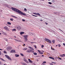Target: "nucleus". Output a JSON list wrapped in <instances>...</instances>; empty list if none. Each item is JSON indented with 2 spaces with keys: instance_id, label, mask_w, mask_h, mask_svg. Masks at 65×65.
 Returning a JSON list of instances; mask_svg holds the SVG:
<instances>
[{
  "instance_id": "f257e3e1",
  "label": "nucleus",
  "mask_w": 65,
  "mask_h": 65,
  "mask_svg": "<svg viewBox=\"0 0 65 65\" xmlns=\"http://www.w3.org/2000/svg\"><path fill=\"white\" fill-rule=\"evenodd\" d=\"M11 9L12 10H13V11H16V12L18 13H19V14H20V15H21V14H22L23 15H26V14L23 13V12H22L21 11L15 8L12 7Z\"/></svg>"
},
{
  "instance_id": "f03ea898",
  "label": "nucleus",
  "mask_w": 65,
  "mask_h": 65,
  "mask_svg": "<svg viewBox=\"0 0 65 65\" xmlns=\"http://www.w3.org/2000/svg\"><path fill=\"white\" fill-rule=\"evenodd\" d=\"M6 49L7 50V51H11L12 49V47L9 46L7 47Z\"/></svg>"
},
{
  "instance_id": "7ed1b4c3",
  "label": "nucleus",
  "mask_w": 65,
  "mask_h": 65,
  "mask_svg": "<svg viewBox=\"0 0 65 65\" xmlns=\"http://www.w3.org/2000/svg\"><path fill=\"white\" fill-rule=\"evenodd\" d=\"M15 27L18 30L20 31L21 29V27L20 26H16Z\"/></svg>"
},
{
  "instance_id": "20e7f679",
  "label": "nucleus",
  "mask_w": 65,
  "mask_h": 65,
  "mask_svg": "<svg viewBox=\"0 0 65 65\" xmlns=\"http://www.w3.org/2000/svg\"><path fill=\"white\" fill-rule=\"evenodd\" d=\"M45 40L48 42H49L50 43H51V42H52L50 40H49L48 39H45Z\"/></svg>"
},
{
  "instance_id": "39448f33",
  "label": "nucleus",
  "mask_w": 65,
  "mask_h": 65,
  "mask_svg": "<svg viewBox=\"0 0 65 65\" xmlns=\"http://www.w3.org/2000/svg\"><path fill=\"white\" fill-rule=\"evenodd\" d=\"M5 57L8 59H9V60H11V58H10L9 57V56H8L7 55H5Z\"/></svg>"
},
{
  "instance_id": "423d86ee",
  "label": "nucleus",
  "mask_w": 65,
  "mask_h": 65,
  "mask_svg": "<svg viewBox=\"0 0 65 65\" xmlns=\"http://www.w3.org/2000/svg\"><path fill=\"white\" fill-rule=\"evenodd\" d=\"M4 28L6 30H7V31H9V29H8V28L6 26L4 27Z\"/></svg>"
},
{
  "instance_id": "0eeeda50",
  "label": "nucleus",
  "mask_w": 65,
  "mask_h": 65,
  "mask_svg": "<svg viewBox=\"0 0 65 65\" xmlns=\"http://www.w3.org/2000/svg\"><path fill=\"white\" fill-rule=\"evenodd\" d=\"M10 53H15V51L14 50H12L10 52Z\"/></svg>"
},
{
  "instance_id": "6e6552de",
  "label": "nucleus",
  "mask_w": 65,
  "mask_h": 65,
  "mask_svg": "<svg viewBox=\"0 0 65 65\" xmlns=\"http://www.w3.org/2000/svg\"><path fill=\"white\" fill-rule=\"evenodd\" d=\"M23 60L24 61H25V62H26V63H28V61L27 60H26L25 58Z\"/></svg>"
},
{
  "instance_id": "1a4fd4ad",
  "label": "nucleus",
  "mask_w": 65,
  "mask_h": 65,
  "mask_svg": "<svg viewBox=\"0 0 65 65\" xmlns=\"http://www.w3.org/2000/svg\"><path fill=\"white\" fill-rule=\"evenodd\" d=\"M32 52V50L28 49L27 51V53H30V52Z\"/></svg>"
},
{
  "instance_id": "9d476101",
  "label": "nucleus",
  "mask_w": 65,
  "mask_h": 65,
  "mask_svg": "<svg viewBox=\"0 0 65 65\" xmlns=\"http://www.w3.org/2000/svg\"><path fill=\"white\" fill-rule=\"evenodd\" d=\"M0 59L1 60H2V61H4V62H6V61H5V60H4L3 59H2L1 58H0Z\"/></svg>"
},
{
  "instance_id": "9b49d317",
  "label": "nucleus",
  "mask_w": 65,
  "mask_h": 65,
  "mask_svg": "<svg viewBox=\"0 0 65 65\" xmlns=\"http://www.w3.org/2000/svg\"><path fill=\"white\" fill-rule=\"evenodd\" d=\"M24 38H27V37H28V36L27 35L24 36Z\"/></svg>"
},
{
  "instance_id": "f8f14e48",
  "label": "nucleus",
  "mask_w": 65,
  "mask_h": 65,
  "mask_svg": "<svg viewBox=\"0 0 65 65\" xmlns=\"http://www.w3.org/2000/svg\"><path fill=\"white\" fill-rule=\"evenodd\" d=\"M27 40H28L27 38L26 39L24 38V42H27Z\"/></svg>"
},
{
  "instance_id": "ddd939ff",
  "label": "nucleus",
  "mask_w": 65,
  "mask_h": 65,
  "mask_svg": "<svg viewBox=\"0 0 65 65\" xmlns=\"http://www.w3.org/2000/svg\"><path fill=\"white\" fill-rule=\"evenodd\" d=\"M21 64H22L23 65H26V63H24L23 62H21Z\"/></svg>"
},
{
  "instance_id": "4468645a",
  "label": "nucleus",
  "mask_w": 65,
  "mask_h": 65,
  "mask_svg": "<svg viewBox=\"0 0 65 65\" xmlns=\"http://www.w3.org/2000/svg\"><path fill=\"white\" fill-rule=\"evenodd\" d=\"M24 51H26V50H27V48H24L22 49Z\"/></svg>"
},
{
  "instance_id": "2eb2a0df",
  "label": "nucleus",
  "mask_w": 65,
  "mask_h": 65,
  "mask_svg": "<svg viewBox=\"0 0 65 65\" xmlns=\"http://www.w3.org/2000/svg\"><path fill=\"white\" fill-rule=\"evenodd\" d=\"M54 14H56L57 15V13H59V12H54Z\"/></svg>"
},
{
  "instance_id": "dca6fc26",
  "label": "nucleus",
  "mask_w": 65,
  "mask_h": 65,
  "mask_svg": "<svg viewBox=\"0 0 65 65\" xmlns=\"http://www.w3.org/2000/svg\"><path fill=\"white\" fill-rule=\"evenodd\" d=\"M15 56L16 57H19V55L15 54Z\"/></svg>"
},
{
  "instance_id": "f3484780",
  "label": "nucleus",
  "mask_w": 65,
  "mask_h": 65,
  "mask_svg": "<svg viewBox=\"0 0 65 65\" xmlns=\"http://www.w3.org/2000/svg\"><path fill=\"white\" fill-rule=\"evenodd\" d=\"M24 34V32H21L20 33V34L21 35H22V34Z\"/></svg>"
},
{
  "instance_id": "a211bd4d",
  "label": "nucleus",
  "mask_w": 65,
  "mask_h": 65,
  "mask_svg": "<svg viewBox=\"0 0 65 65\" xmlns=\"http://www.w3.org/2000/svg\"><path fill=\"white\" fill-rule=\"evenodd\" d=\"M12 17H13V18H15L16 19H17V17L15 16L12 15Z\"/></svg>"
},
{
  "instance_id": "6ab92c4d",
  "label": "nucleus",
  "mask_w": 65,
  "mask_h": 65,
  "mask_svg": "<svg viewBox=\"0 0 65 65\" xmlns=\"http://www.w3.org/2000/svg\"><path fill=\"white\" fill-rule=\"evenodd\" d=\"M52 42H53V43H55V41L54 40H52Z\"/></svg>"
},
{
  "instance_id": "aec40b11",
  "label": "nucleus",
  "mask_w": 65,
  "mask_h": 65,
  "mask_svg": "<svg viewBox=\"0 0 65 65\" xmlns=\"http://www.w3.org/2000/svg\"><path fill=\"white\" fill-rule=\"evenodd\" d=\"M65 57V54H63L62 55V57Z\"/></svg>"
},
{
  "instance_id": "412c9836",
  "label": "nucleus",
  "mask_w": 65,
  "mask_h": 65,
  "mask_svg": "<svg viewBox=\"0 0 65 65\" xmlns=\"http://www.w3.org/2000/svg\"><path fill=\"white\" fill-rule=\"evenodd\" d=\"M37 15H39V16H40V14L39 13H37Z\"/></svg>"
},
{
  "instance_id": "4be33fe9",
  "label": "nucleus",
  "mask_w": 65,
  "mask_h": 65,
  "mask_svg": "<svg viewBox=\"0 0 65 65\" xmlns=\"http://www.w3.org/2000/svg\"><path fill=\"white\" fill-rule=\"evenodd\" d=\"M7 24L8 25H11V23L10 22H8Z\"/></svg>"
},
{
  "instance_id": "5701e85b",
  "label": "nucleus",
  "mask_w": 65,
  "mask_h": 65,
  "mask_svg": "<svg viewBox=\"0 0 65 65\" xmlns=\"http://www.w3.org/2000/svg\"><path fill=\"white\" fill-rule=\"evenodd\" d=\"M51 50H53V51L55 50V49H54V48H52V46L51 47Z\"/></svg>"
},
{
  "instance_id": "b1692460",
  "label": "nucleus",
  "mask_w": 65,
  "mask_h": 65,
  "mask_svg": "<svg viewBox=\"0 0 65 65\" xmlns=\"http://www.w3.org/2000/svg\"><path fill=\"white\" fill-rule=\"evenodd\" d=\"M27 9H26V8H24V11H27Z\"/></svg>"
},
{
  "instance_id": "393cba45",
  "label": "nucleus",
  "mask_w": 65,
  "mask_h": 65,
  "mask_svg": "<svg viewBox=\"0 0 65 65\" xmlns=\"http://www.w3.org/2000/svg\"><path fill=\"white\" fill-rule=\"evenodd\" d=\"M46 63V62L45 61H44L43 62L42 64H44V63Z\"/></svg>"
},
{
  "instance_id": "a878e982",
  "label": "nucleus",
  "mask_w": 65,
  "mask_h": 65,
  "mask_svg": "<svg viewBox=\"0 0 65 65\" xmlns=\"http://www.w3.org/2000/svg\"><path fill=\"white\" fill-rule=\"evenodd\" d=\"M4 40H6V41H8V40H7V39L5 38H4Z\"/></svg>"
},
{
  "instance_id": "bb28decb",
  "label": "nucleus",
  "mask_w": 65,
  "mask_h": 65,
  "mask_svg": "<svg viewBox=\"0 0 65 65\" xmlns=\"http://www.w3.org/2000/svg\"><path fill=\"white\" fill-rule=\"evenodd\" d=\"M12 31H16V29H12Z\"/></svg>"
},
{
  "instance_id": "cd10ccee",
  "label": "nucleus",
  "mask_w": 65,
  "mask_h": 65,
  "mask_svg": "<svg viewBox=\"0 0 65 65\" xmlns=\"http://www.w3.org/2000/svg\"><path fill=\"white\" fill-rule=\"evenodd\" d=\"M29 62H30V63H33V61L31 60L29 61Z\"/></svg>"
},
{
  "instance_id": "c85d7f7f",
  "label": "nucleus",
  "mask_w": 65,
  "mask_h": 65,
  "mask_svg": "<svg viewBox=\"0 0 65 65\" xmlns=\"http://www.w3.org/2000/svg\"><path fill=\"white\" fill-rule=\"evenodd\" d=\"M20 54L21 55V56H24V55H23V54L20 53Z\"/></svg>"
},
{
  "instance_id": "c756f323",
  "label": "nucleus",
  "mask_w": 65,
  "mask_h": 65,
  "mask_svg": "<svg viewBox=\"0 0 65 65\" xmlns=\"http://www.w3.org/2000/svg\"><path fill=\"white\" fill-rule=\"evenodd\" d=\"M34 54L35 55H37V53L35 52V53H34Z\"/></svg>"
},
{
  "instance_id": "7c9ffc66",
  "label": "nucleus",
  "mask_w": 65,
  "mask_h": 65,
  "mask_svg": "<svg viewBox=\"0 0 65 65\" xmlns=\"http://www.w3.org/2000/svg\"><path fill=\"white\" fill-rule=\"evenodd\" d=\"M10 21H13V19H10Z\"/></svg>"
},
{
  "instance_id": "2f4dec72",
  "label": "nucleus",
  "mask_w": 65,
  "mask_h": 65,
  "mask_svg": "<svg viewBox=\"0 0 65 65\" xmlns=\"http://www.w3.org/2000/svg\"><path fill=\"white\" fill-rule=\"evenodd\" d=\"M28 48H30V49H31V48H32V47H31L30 46H29L28 47Z\"/></svg>"
},
{
  "instance_id": "473e14b6",
  "label": "nucleus",
  "mask_w": 65,
  "mask_h": 65,
  "mask_svg": "<svg viewBox=\"0 0 65 65\" xmlns=\"http://www.w3.org/2000/svg\"><path fill=\"white\" fill-rule=\"evenodd\" d=\"M58 46L59 47H60V46H61V45L60 44H58Z\"/></svg>"
},
{
  "instance_id": "72a5a7b5",
  "label": "nucleus",
  "mask_w": 65,
  "mask_h": 65,
  "mask_svg": "<svg viewBox=\"0 0 65 65\" xmlns=\"http://www.w3.org/2000/svg\"><path fill=\"white\" fill-rule=\"evenodd\" d=\"M39 54H43V53L41 52H40L39 53Z\"/></svg>"
},
{
  "instance_id": "f704fd0d",
  "label": "nucleus",
  "mask_w": 65,
  "mask_h": 65,
  "mask_svg": "<svg viewBox=\"0 0 65 65\" xmlns=\"http://www.w3.org/2000/svg\"><path fill=\"white\" fill-rule=\"evenodd\" d=\"M34 48H31V49L32 50V51H34Z\"/></svg>"
},
{
  "instance_id": "c9c22d12",
  "label": "nucleus",
  "mask_w": 65,
  "mask_h": 65,
  "mask_svg": "<svg viewBox=\"0 0 65 65\" xmlns=\"http://www.w3.org/2000/svg\"><path fill=\"white\" fill-rule=\"evenodd\" d=\"M33 13L34 14H35L36 15H37V13Z\"/></svg>"
},
{
  "instance_id": "e433bc0d",
  "label": "nucleus",
  "mask_w": 65,
  "mask_h": 65,
  "mask_svg": "<svg viewBox=\"0 0 65 65\" xmlns=\"http://www.w3.org/2000/svg\"><path fill=\"white\" fill-rule=\"evenodd\" d=\"M4 54H6L7 53L5 51H4Z\"/></svg>"
},
{
  "instance_id": "4c0bfd02",
  "label": "nucleus",
  "mask_w": 65,
  "mask_h": 65,
  "mask_svg": "<svg viewBox=\"0 0 65 65\" xmlns=\"http://www.w3.org/2000/svg\"><path fill=\"white\" fill-rule=\"evenodd\" d=\"M48 3V4H52V3L50 2H49Z\"/></svg>"
},
{
  "instance_id": "58836bf2",
  "label": "nucleus",
  "mask_w": 65,
  "mask_h": 65,
  "mask_svg": "<svg viewBox=\"0 0 65 65\" xmlns=\"http://www.w3.org/2000/svg\"><path fill=\"white\" fill-rule=\"evenodd\" d=\"M22 21H23V22H25V20L24 19H22Z\"/></svg>"
},
{
  "instance_id": "ea45409f",
  "label": "nucleus",
  "mask_w": 65,
  "mask_h": 65,
  "mask_svg": "<svg viewBox=\"0 0 65 65\" xmlns=\"http://www.w3.org/2000/svg\"><path fill=\"white\" fill-rule=\"evenodd\" d=\"M52 63H54V64H56V62H52Z\"/></svg>"
},
{
  "instance_id": "a19ab883",
  "label": "nucleus",
  "mask_w": 65,
  "mask_h": 65,
  "mask_svg": "<svg viewBox=\"0 0 65 65\" xmlns=\"http://www.w3.org/2000/svg\"><path fill=\"white\" fill-rule=\"evenodd\" d=\"M31 34H32L33 35H34V34L32 33H31Z\"/></svg>"
},
{
  "instance_id": "79ce46f5",
  "label": "nucleus",
  "mask_w": 65,
  "mask_h": 65,
  "mask_svg": "<svg viewBox=\"0 0 65 65\" xmlns=\"http://www.w3.org/2000/svg\"><path fill=\"white\" fill-rule=\"evenodd\" d=\"M53 57H49V58H50V59H52Z\"/></svg>"
},
{
  "instance_id": "37998d69",
  "label": "nucleus",
  "mask_w": 65,
  "mask_h": 65,
  "mask_svg": "<svg viewBox=\"0 0 65 65\" xmlns=\"http://www.w3.org/2000/svg\"><path fill=\"white\" fill-rule=\"evenodd\" d=\"M59 30H60V31H62V32H63V31H62V30H61L60 29H59Z\"/></svg>"
},
{
  "instance_id": "c03bdc74",
  "label": "nucleus",
  "mask_w": 65,
  "mask_h": 65,
  "mask_svg": "<svg viewBox=\"0 0 65 65\" xmlns=\"http://www.w3.org/2000/svg\"><path fill=\"white\" fill-rule=\"evenodd\" d=\"M25 44H23V46H25Z\"/></svg>"
},
{
  "instance_id": "a18cd8bd",
  "label": "nucleus",
  "mask_w": 65,
  "mask_h": 65,
  "mask_svg": "<svg viewBox=\"0 0 65 65\" xmlns=\"http://www.w3.org/2000/svg\"><path fill=\"white\" fill-rule=\"evenodd\" d=\"M38 52H39V53H40V52H41V51L39 50H38Z\"/></svg>"
},
{
  "instance_id": "49530a36",
  "label": "nucleus",
  "mask_w": 65,
  "mask_h": 65,
  "mask_svg": "<svg viewBox=\"0 0 65 65\" xmlns=\"http://www.w3.org/2000/svg\"><path fill=\"white\" fill-rule=\"evenodd\" d=\"M2 64V62H1V61H0V65H1Z\"/></svg>"
},
{
  "instance_id": "de8ad7c7",
  "label": "nucleus",
  "mask_w": 65,
  "mask_h": 65,
  "mask_svg": "<svg viewBox=\"0 0 65 65\" xmlns=\"http://www.w3.org/2000/svg\"><path fill=\"white\" fill-rule=\"evenodd\" d=\"M63 45H64V46H65V43H63Z\"/></svg>"
},
{
  "instance_id": "09e8293b",
  "label": "nucleus",
  "mask_w": 65,
  "mask_h": 65,
  "mask_svg": "<svg viewBox=\"0 0 65 65\" xmlns=\"http://www.w3.org/2000/svg\"><path fill=\"white\" fill-rule=\"evenodd\" d=\"M58 59H59V60H62V59L61 58H58Z\"/></svg>"
},
{
  "instance_id": "8fccbe9b",
  "label": "nucleus",
  "mask_w": 65,
  "mask_h": 65,
  "mask_svg": "<svg viewBox=\"0 0 65 65\" xmlns=\"http://www.w3.org/2000/svg\"><path fill=\"white\" fill-rule=\"evenodd\" d=\"M43 47H44V45H42V48Z\"/></svg>"
},
{
  "instance_id": "3c124183",
  "label": "nucleus",
  "mask_w": 65,
  "mask_h": 65,
  "mask_svg": "<svg viewBox=\"0 0 65 65\" xmlns=\"http://www.w3.org/2000/svg\"><path fill=\"white\" fill-rule=\"evenodd\" d=\"M52 59L53 60H54L55 59V58H54L52 57Z\"/></svg>"
},
{
  "instance_id": "603ef678",
  "label": "nucleus",
  "mask_w": 65,
  "mask_h": 65,
  "mask_svg": "<svg viewBox=\"0 0 65 65\" xmlns=\"http://www.w3.org/2000/svg\"><path fill=\"white\" fill-rule=\"evenodd\" d=\"M60 56L61 57H62V55H60Z\"/></svg>"
},
{
  "instance_id": "864d4df0",
  "label": "nucleus",
  "mask_w": 65,
  "mask_h": 65,
  "mask_svg": "<svg viewBox=\"0 0 65 65\" xmlns=\"http://www.w3.org/2000/svg\"><path fill=\"white\" fill-rule=\"evenodd\" d=\"M45 23L46 24V25H47L48 23H46V22H45Z\"/></svg>"
},
{
  "instance_id": "5fc2aeb1",
  "label": "nucleus",
  "mask_w": 65,
  "mask_h": 65,
  "mask_svg": "<svg viewBox=\"0 0 65 65\" xmlns=\"http://www.w3.org/2000/svg\"><path fill=\"white\" fill-rule=\"evenodd\" d=\"M14 40H15L16 41H17L18 40L17 39H14Z\"/></svg>"
},
{
  "instance_id": "6e6d98bb",
  "label": "nucleus",
  "mask_w": 65,
  "mask_h": 65,
  "mask_svg": "<svg viewBox=\"0 0 65 65\" xmlns=\"http://www.w3.org/2000/svg\"><path fill=\"white\" fill-rule=\"evenodd\" d=\"M31 43L32 44V43H34V42H31Z\"/></svg>"
},
{
  "instance_id": "4d7b16f0",
  "label": "nucleus",
  "mask_w": 65,
  "mask_h": 65,
  "mask_svg": "<svg viewBox=\"0 0 65 65\" xmlns=\"http://www.w3.org/2000/svg\"><path fill=\"white\" fill-rule=\"evenodd\" d=\"M34 17H38V16L35 15Z\"/></svg>"
},
{
  "instance_id": "13d9d810",
  "label": "nucleus",
  "mask_w": 65,
  "mask_h": 65,
  "mask_svg": "<svg viewBox=\"0 0 65 65\" xmlns=\"http://www.w3.org/2000/svg\"><path fill=\"white\" fill-rule=\"evenodd\" d=\"M28 61H30L31 60L30 59H28Z\"/></svg>"
},
{
  "instance_id": "bf43d9fd",
  "label": "nucleus",
  "mask_w": 65,
  "mask_h": 65,
  "mask_svg": "<svg viewBox=\"0 0 65 65\" xmlns=\"http://www.w3.org/2000/svg\"><path fill=\"white\" fill-rule=\"evenodd\" d=\"M1 51H0V56L1 55Z\"/></svg>"
},
{
  "instance_id": "052dcab7",
  "label": "nucleus",
  "mask_w": 65,
  "mask_h": 65,
  "mask_svg": "<svg viewBox=\"0 0 65 65\" xmlns=\"http://www.w3.org/2000/svg\"><path fill=\"white\" fill-rule=\"evenodd\" d=\"M51 65H53V63H51Z\"/></svg>"
},
{
  "instance_id": "680f3d73",
  "label": "nucleus",
  "mask_w": 65,
  "mask_h": 65,
  "mask_svg": "<svg viewBox=\"0 0 65 65\" xmlns=\"http://www.w3.org/2000/svg\"><path fill=\"white\" fill-rule=\"evenodd\" d=\"M0 50H1V51H2V50H3V49L0 48Z\"/></svg>"
},
{
  "instance_id": "e2e57ef3",
  "label": "nucleus",
  "mask_w": 65,
  "mask_h": 65,
  "mask_svg": "<svg viewBox=\"0 0 65 65\" xmlns=\"http://www.w3.org/2000/svg\"><path fill=\"white\" fill-rule=\"evenodd\" d=\"M14 37H15V38H16V36H14Z\"/></svg>"
},
{
  "instance_id": "0e129e2a",
  "label": "nucleus",
  "mask_w": 65,
  "mask_h": 65,
  "mask_svg": "<svg viewBox=\"0 0 65 65\" xmlns=\"http://www.w3.org/2000/svg\"><path fill=\"white\" fill-rule=\"evenodd\" d=\"M19 40H17V41H18V42H19Z\"/></svg>"
},
{
  "instance_id": "69168bd1",
  "label": "nucleus",
  "mask_w": 65,
  "mask_h": 65,
  "mask_svg": "<svg viewBox=\"0 0 65 65\" xmlns=\"http://www.w3.org/2000/svg\"><path fill=\"white\" fill-rule=\"evenodd\" d=\"M40 21H43V20H40Z\"/></svg>"
},
{
  "instance_id": "338daca9",
  "label": "nucleus",
  "mask_w": 65,
  "mask_h": 65,
  "mask_svg": "<svg viewBox=\"0 0 65 65\" xmlns=\"http://www.w3.org/2000/svg\"><path fill=\"white\" fill-rule=\"evenodd\" d=\"M35 48H36V46H35Z\"/></svg>"
},
{
  "instance_id": "774afa93",
  "label": "nucleus",
  "mask_w": 65,
  "mask_h": 65,
  "mask_svg": "<svg viewBox=\"0 0 65 65\" xmlns=\"http://www.w3.org/2000/svg\"><path fill=\"white\" fill-rule=\"evenodd\" d=\"M21 40H19V42H21Z\"/></svg>"
}]
</instances>
